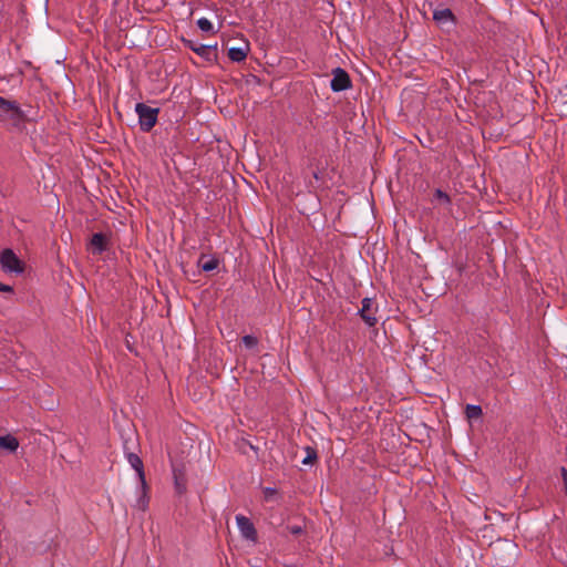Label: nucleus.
I'll use <instances>...</instances> for the list:
<instances>
[{"instance_id":"obj_5","label":"nucleus","mask_w":567,"mask_h":567,"mask_svg":"<svg viewBox=\"0 0 567 567\" xmlns=\"http://www.w3.org/2000/svg\"><path fill=\"white\" fill-rule=\"evenodd\" d=\"M352 85L349 74L341 68H336L332 71V80L330 87L333 92H341L350 89Z\"/></svg>"},{"instance_id":"obj_12","label":"nucleus","mask_w":567,"mask_h":567,"mask_svg":"<svg viewBox=\"0 0 567 567\" xmlns=\"http://www.w3.org/2000/svg\"><path fill=\"white\" fill-rule=\"evenodd\" d=\"M248 52L247 45L244 48H230L228 50V56L234 62H241L246 59Z\"/></svg>"},{"instance_id":"obj_1","label":"nucleus","mask_w":567,"mask_h":567,"mask_svg":"<svg viewBox=\"0 0 567 567\" xmlns=\"http://www.w3.org/2000/svg\"><path fill=\"white\" fill-rule=\"evenodd\" d=\"M126 458L130 465L136 471L141 484V495L136 501L135 507L142 512H145L148 507L150 496L143 461L135 453H128Z\"/></svg>"},{"instance_id":"obj_16","label":"nucleus","mask_w":567,"mask_h":567,"mask_svg":"<svg viewBox=\"0 0 567 567\" xmlns=\"http://www.w3.org/2000/svg\"><path fill=\"white\" fill-rule=\"evenodd\" d=\"M306 451V457L302 460V464L305 465H311L317 460V452L315 449L307 446L305 449Z\"/></svg>"},{"instance_id":"obj_8","label":"nucleus","mask_w":567,"mask_h":567,"mask_svg":"<svg viewBox=\"0 0 567 567\" xmlns=\"http://www.w3.org/2000/svg\"><path fill=\"white\" fill-rule=\"evenodd\" d=\"M109 238L106 235L102 233H96L92 236L90 240V248L93 254L100 255L107 247Z\"/></svg>"},{"instance_id":"obj_18","label":"nucleus","mask_w":567,"mask_h":567,"mask_svg":"<svg viewBox=\"0 0 567 567\" xmlns=\"http://www.w3.org/2000/svg\"><path fill=\"white\" fill-rule=\"evenodd\" d=\"M243 342L244 344L247 347V348H254L257 346L258 343V340L256 337L254 336H250V334H247L245 337H243Z\"/></svg>"},{"instance_id":"obj_21","label":"nucleus","mask_w":567,"mask_h":567,"mask_svg":"<svg viewBox=\"0 0 567 567\" xmlns=\"http://www.w3.org/2000/svg\"><path fill=\"white\" fill-rule=\"evenodd\" d=\"M277 494V491L271 487L264 488V495L267 501L271 499Z\"/></svg>"},{"instance_id":"obj_7","label":"nucleus","mask_w":567,"mask_h":567,"mask_svg":"<svg viewBox=\"0 0 567 567\" xmlns=\"http://www.w3.org/2000/svg\"><path fill=\"white\" fill-rule=\"evenodd\" d=\"M236 523L241 536L245 539L251 540L254 543L257 542V530L248 517L239 514L236 516Z\"/></svg>"},{"instance_id":"obj_10","label":"nucleus","mask_w":567,"mask_h":567,"mask_svg":"<svg viewBox=\"0 0 567 567\" xmlns=\"http://www.w3.org/2000/svg\"><path fill=\"white\" fill-rule=\"evenodd\" d=\"M19 447V441L11 434L0 436V449L16 452Z\"/></svg>"},{"instance_id":"obj_3","label":"nucleus","mask_w":567,"mask_h":567,"mask_svg":"<svg viewBox=\"0 0 567 567\" xmlns=\"http://www.w3.org/2000/svg\"><path fill=\"white\" fill-rule=\"evenodd\" d=\"M135 112L138 115V122L143 132H150L157 122L159 109L151 107L144 103H137Z\"/></svg>"},{"instance_id":"obj_2","label":"nucleus","mask_w":567,"mask_h":567,"mask_svg":"<svg viewBox=\"0 0 567 567\" xmlns=\"http://www.w3.org/2000/svg\"><path fill=\"white\" fill-rule=\"evenodd\" d=\"M0 118L19 125L23 121L24 114L17 102L0 96Z\"/></svg>"},{"instance_id":"obj_15","label":"nucleus","mask_w":567,"mask_h":567,"mask_svg":"<svg viewBox=\"0 0 567 567\" xmlns=\"http://www.w3.org/2000/svg\"><path fill=\"white\" fill-rule=\"evenodd\" d=\"M198 265L203 271L207 272L215 270L218 267V260L216 258L205 259V257H202L198 261Z\"/></svg>"},{"instance_id":"obj_19","label":"nucleus","mask_w":567,"mask_h":567,"mask_svg":"<svg viewBox=\"0 0 567 567\" xmlns=\"http://www.w3.org/2000/svg\"><path fill=\"white\" fill-rule=\"evenodd\" d=\"M435 198L439 199V200H442L444 203H450V197L444 193L442 192L441 189H436L435 190Z\"/></svg>"},{"instance_id":"obj_9","label":"nucleus","mask_w":567,"mask_h":567,"mask_svg":"<svg viewBox=\"0 0 567 567\" xmlns=\"http://www.w3.org/2000/svg\"><path fill=\"white\" fill-rule=\"evenodd\" d=\"M173 476H174V484L175 489L178 494H183L186 492V475L184 467H173Z\"/></svg>"},{"instance_id":"obj_13","label":"nucleus","mask_w":567,"mask_h":567,"mask_svg":"<svg viewBox=\"0 0 567 567\" xmlns=\"http://www.w3.org/2000/svg\"><path fill=\"white\" fill-rule=\"evenodd\" d=\"M433 19L439 23L452 22L453 13L450 9L436 10L433 13Z\"/></svg>"},{"instance_id":"obj_11","label":"nucleus","mask_w":567,"mask_h":567,"mask_svg":"<svg viewBox=\"0 0 567 567\" xmlns=\"http://www.w3.org/2000/svg\"><path fill=\"white\" fill-rule=\"evenodd\" d=\"M189 48L196 52L198 55L209 59L214 51L216 50V45H205V44H190Z\"/></svg>"},{"instance_id":"obj_17","label":"nucleus","mask_w":567,"mask_h":567,"mask_svg":"<svg viewBox=\"0 0 567 567\" xmlns=\"http://www.w3.org/2000/svg\"><path fill=\"white\" fill-rule=\"evenodd\" d=\"M197 25L204 32H210L214 29L213 23L207 18L198 19Z\"/></svg>"},{"instance_id":"obj_4","label":"nucleus","mask_w":567,"mask_h":567,"mask_svg":"<svg viewBox=\"0 0 567 567\" xmlns=\"http://www.w3.org/2000/svg\"><path fill=\"white\" fill-rule=\"evenodd\" d=\"M1 268L7 272L21 274L24 270L23 262L10 248L3 249L0 254Z\"/></svg>"},{"instance_id":"obj_14","label":"nucleus","mask_w":567,"mask_h":567,"mask_svg":"<svg viewBox=\"0 0 567 567\" xmlns=\"http://www.w3.org/2000/svg\"><path fill=\"white\" fill-rule=\"evenodd\" d=\"M483 414L482 408L475 404H467L465 406V415L468 420L480 419Z\"/></svg>"},{"instance_id":"obj_6","label":"nucleus","mask_w":567,"mask_h":567,"mask_svg":"<svg viewBox=\"0 0 567 567\" xmlns=\"http://www.w3.org/2000/svg\"><path fill=\"white\" fill-rule=\"evenodd\" d=\"M359 313L363 321L369 326L373 327L378 322L377 313V305L371 298H364L362 300V307L359 310Z\"/></svg>"},{"instance_id":"obj_22","label":"nucleus","mask_w":567,"mask_h":567,"mask_svg":"<svg viewBox=\"0 0 567 567\" xmlns=\"http://www.w3.org/2000/svg\"><path fill=\"white\" fill-rule=\"evenodd\" d=\"M11 291H12V287H10L8 285L0 284V292H11Z\"/></svg>"},{"instance_id":"obj_20","label":"nucleus","mask_w":567,"mask_h":567,"mask_svg":"<svg viewBox=\"0 0 567 567\" xmlns=\"http://www.w3.org/2000/svg\"><path fill=\"white\" fill-rule=\"evenodd\" d=\"M287 530L292 535H300L303 532L302 527L299 525L287 526Z\"/></svg>"}]
</instances>
